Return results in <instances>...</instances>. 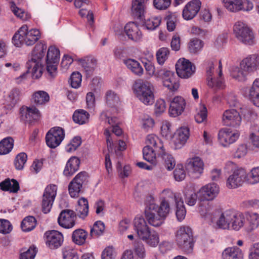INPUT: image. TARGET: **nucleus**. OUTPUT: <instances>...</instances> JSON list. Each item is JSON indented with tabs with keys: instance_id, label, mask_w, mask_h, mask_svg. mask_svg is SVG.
Segmentation results:
<instances>
[{
	"instance_id": "obj_40",
	"label": "nucleus",
	"mask_w": 259,
	"mask_h": 259,
	"mask_svg": "<svg viewBox=\"0 0 259 259\" xmlns=\"http://www.w3.org/2000/svg\"><path fill=\"white\" fill-rule=\"evenodd\" d=\"M1 189L3 191L16 193L20 189L19 183L15 179H7L0 183Z\"/></svg>"
},
{
	"instance_id": "obj_52",
	"label": "nucleus",
	"mask_w": 259,
	"mask_h": 259,
	"mask_svg": "<svg viewBox=\"0 0 259 259\" xmlns=\"http://www.w3.org/2000/svg\"><path fill=\"white\" fill-rule=\"evenodd\" d=\"M185 202L189 206H193L195 204L197 195L193 189H189L185 191Z\"/></svg>"
},
{
	"instance_id": "obj_16",
	"label": "nucleus",
	"mask_w": 259,
	"mask_h": 259,
	"mask_svg": "<svg viewBox=\"0 0 259 259\" xmlns=\"http://www.w3.org/2000/svg\"><path fill=\"white\" fill-rule=\"evenodd\" d=\"M176 68L178 76L183 78L191 77L195 71V66L188 60L184 58L178 60Z\"/></svg>"
},
{
	"instance_id": "obj_14",
	"label": "nucleus",
	"mask_w": 259,
	"mask_h": 259,
	"mask_svg": "<svg viewBox=\"0 0 259 259\" xmlns=\"http://www.w3.org/2000/svg\"><path fill=\"white\" fill-rule=\"evenodd\" d=\"M247 178V174L246 170L242 168H238L228 177L226 186L229 189L236 188L242 186Z\"/></svg>"
},
{
	"instance_id": "obj_20",
	"label": "nucleus",
	"mask_w": 259,
	"mask_h": 259,
	"mask_svg": "<svg viewBox=\"0 0 259 259\" xmlns=\"http://www.w3.org/2000/svg\"><path fill=\"white\" fill-rule=\"evenodd\" d=\"M76 214L71 209L62 210L58 218L59 225L65 229L72 228L75 224Z\"/></svg>"
},
{
	"instance_id": "obj_38",
	"label": "nucleus",
	"mask_w": 259,
	"mask_h": 259,
	"mask_svg": "<svg viewBox=\"0 0 259 259\" xmlns=\"http://www.w3.org/2000/svg\"><path fill=\"white\" fill-rule=\"evenodd\" d=\"M124 63L133 73L138 76H141L143 74V69L140 63L136 60L128 59L124 60Z\"/></svg>"
},
{
	"instance_id": "obj_51",
	"label": "nucleus",
	"mask_w": 259,
	"mask_h": 259,
	"mask_svg": "<svg viewBox=\"0 0 259 259\" xmlns=\"http://www.w3.org/2000/svg\"><path fill=\"white\" fill-rule=\"evenodd\" d=\"M106 102L109 106L115 107L119 104V97L113 91H108L106 94Z\"/></svg>"
},
{
	"instance_id": "obj_23",
	"label": "nucleus",
	"mask_w": 259,
	"mask_h": 259,
	"mask_svg": "<svg viewBox=\"0 0 259 259\" xmlns=\"http://www.w3.org/2000/svg\"><path fill=\"white\" fill-rule=\"evenodd\" d=\"M46 243L51 249H56L63 243V236L59 232L55 230L47 232L45 233Z\"/></svg>"
},
{
	"instance_id": "obj_59",
	"label": "nucleus",
	"mask_w": 259,
	"mask_h": 259,
	"mask_svg": "<svg viewBox=\"0 0 259 259\" xmlns=\"http://www.w3.org/2000/svg\"><path fill=\"white\" fill-rule=\"evenodd\" d=\"M161 23V18L158 17H151L145 22V26L148 30H153L157 27Z\"/></svg>"
},
{
	"instance_id": "obj_6",
	"label": "nucleus",
	"mask_w": 259,
	"mask_h": 259,
	"mask_svg": "<svg viewBox=\"0 0 259 259\" xmlns=\"http://www.w3.org/2000/svg\"><path fill=\"white\" fill-rule=\"evenodd\" d=\"M176 241L181 249L187 253H191L194 245L191 229L188 226L180 227L176 233Z\"/></svg>"
},
{
	"instance_id": "obj_64",
	"label": "nucleus",
	"mask_w": 259,
	"mask_h": 259,
	"mask_svg": "<svg viewBox=\"0 0 259 259\" xmlns=\"http://www.w3.org/2000/svg\"><path fill=\"white\" fill-rule=\"evenodd\" d=\"M247 58L253 71L259 69V53L249 55Z\"/></svg>"
},
{
	"instance_id": "obj_15",
	"label": "nucleus",
	"mask_w": 259,
	"mask_h": 259,
	"mask_svg": "<svg viewBox=\"0 0 259 259\" xmlns=\"http://www.w3.org/2000/svg\"><path fill=\"white\" fill-rule=\"evenodd\" d=\"M64 136V131L62 128L60 127L52 128L46 136L47 145L51 148H55L60 144Z\"/></svg>"
},
{
	"instance_id": "obj_48",
	"label": "nucleus",
	"mask_w": 259,
	"mask_h": 259,
	"mask_svg": "<svg viewBox=\"0 0 259 259\" xmlns=\"http://www.w3.org/2000/svg\"><path fill=\"white\" fill-rule=\"evenodd\" d=\"M36 221L34 217L28 216L23 219L21 223V228L24 232L32 230L36 226Z\"/></svg>"
},
{
	"instance_id": "obj_2",
	"label": "nucleus",
	"mask_w": 259,
	"mask_h": 259,
	"mask_svg": "<svg viewBox=\"0 0 259 259\" xmlns=\"http://www.w3.org/2000/svg\"><path fill=\"white\" fill-rule=\"evenodd\" d=\"M47 48V45L44 42L37 44L32 51L31 59L27 63L28 70L16 78L17 83H20L26 79L28 72H31L34 78H38L41 76L42 73L41 60L45 55Z\"/></svg>"
},
{
	"instance_id": "obj_21",
	"label": "nucleus",
	"mask_w": 259,
	"mask_h": 259,
	"mask_svg": "<svg viewBox=\"0 0 259 259\" xmlns=\"http://www.w3.org/2000/svg\"><path fill=\"white\" fill-rule=\"evenodd\" d=\"M219 187L215 183L208 184L202 187L199 191V197L202 200H211L219 194Z\"/></svg>"
},
{
	"instance_id": "obj_49",
	"label": "nucleus",
	"mask_w": 259,
	"mask_h": 259,
	"mask_svg": "<svg viewBox=\"0 0 259 259\" xmlns=\"http://www.w3.org/2000/svg\"><path fill=\"white\" fill-rule=\"evenodd\" d=\"M155 151V149H153L152 147L148 146H145L143 149L144 159L154 165L156 164V158Z\"/></svg>"
},
{
	"instance_id": "obj_35",
	"label": "nucleus",
	"mask_w": 259,
	"mask_h": 259,
	"mask_svg": "<svg viewBox=\"0 0 259 259\" xmlns=\"http://www.w3.org/2000/svg\"><path fill=\"white\" fill-rule=\"evenodd\" d=\"M162 160L163 166L168 170H172L176 165V161L173 156L168 153L165 152L163 149L158 153Z\"/></svg>"
},
{
	"instance_id": "obj_57",
	"label": "nucleus",
	"mask_w": 259,
	"mask_h": 259,
	"mask_svg": "<svg viewBox=\"0 0 259 259\" xmlns=\"http://www.w3.org/2000/svg\"><path fill=\"white\" fill-rule=\"evenodd\" d=\"M27 159V156L25 153L18 154L15 158L14 164L17 169L21 170L24 167Z\"/></svg>"
},
{
	"instance_id": "obj_10",
	"label": "nucleus",
	"mask_w": 259,
	"mask_h": 259,
	"mask_svg": "<svg viewBox=\"0 0 259 259\" xmlns=\"http://www.w3.org/2000/svg\"><path fill=\"white\" fill-rule=\"evenodd\" d=\"M60 58V51L56 47L50 46L47 52L46 57L47 70L52 77L57 74V66Z\"/></svg>"
},
{
	"instance_id": "obj_41",
	"label": "nucleus",
	"mask_w": 259,
	"mask_h": 259,
	"mask_svg": "<svg viewBox=\"0 0 259 259\" xmlns=\"http://www.w3.org/2000/svg\"><path fill=\"white\" fill-rule=\"evenodd\" d=\"M146 143L149 147L153 146L155 151L158 153L163 149V145L161 141L155 135H149L146 138Z\"/></svg>"
},
{
	"instance_id": "obj_54",
	"label": "nucleus",
	"mask_w": 259,
	"mask_h": 259,
	"mask_svg": "<svg viewBox=\"0 0 259 259\" xmlns=\"http://www.w3.org/2000/svg\"><path fill=\"white\" fill-rule=\"evenodd\" d=\"M249 140L252 145L255 148H259V126H254L251 129Z\"/></svg>"
},
{
	"instance_id": "obj_33",
	"label": "nucleus",
	"mask_w": 259,
	"mask_h": 259,
	"mask_svg": "<svg viewBox=\"0 0 259 259\" xmlns=\"http://www.w3.org/2000/svg\"><path fill=\"white\" fill-rule=\"evenodd\" d=\"M140 239L143 240L145 243L151 247H156L159 243V235L155 232L149 230L146 234L141 237Z\"/></svg>"
},
{
	"instance_id": "obj_12",
	"label": "nucleus",
	"mask_w": 259,
	"mask_h": 259,
	"mask_svg": "<svg viewBox=\"0 0 259 259\" xmlns=\"http://www.w3.org/2000/svg\"><path fill=\"white\" fill-rule=\"evenodd\" d=\"M88 177L87 172L81 171L70 182L68 185V191L71 197L78 196L82 186L87 182Z\"/></svg>"
},
{
	"instance_id": "obj_61",
	"label": "nucleus",
	"mask_w": 259,
	"mask_h": 259,
	"mask_svg": "<svg viewBox=\"0 0 259 259\" xmlns=\"http://www.w3.org/2000/svg\"><path fill=\"white\" fill-rule=\"evenodd\" d=\"M202 41L198 39L192 40L189 44V50L190 52L196 53L199 51L202 48Z\"/></svg>"
},
{
	"instance_id": "obj_31",
	"label": "nucleus",
	"mask_w": 259,
	"mask_h": 259,
	"mask_svg": "<svg viewBox=\"0 0 259 259\" xmlns=\"http://www.w3.org/2000/svg\"><path fill=\"white\" fill-rule=\"evenodd\" d=\"M246 94L254 105L259 107V78L254 80L252 86L246 90Z\"/></svg>"
},
{
	"instance_id": "obj_44",
	"label": "nucleus",
	"mask_w": 259,
	"mask_h": 259,
	"mask_svg": "<svg viewBox=\"0 0 259 259\" xmlns=\"http://www.w3.org/2000/svg\"><path fill=\"white\" fill-rule=\"evenodd\" d=\"M89 116L90 114L87 111L80 109L74 112L72 118L76 123L83 124L88 122Z\"/></svg>"
},
{
	"instance_id": "obj_27",
	"label": "nucleus",
	"mask_w": 259,
	"mask_h": 259,
	"mask_svg": "<svg viewBox=\"0 0 259 259\" xmlns=\"http://www.w3.org/2000/svg\"><path fill=\"white\" fill-rule=\"evenodd\" d=\"M124 31L128 37L135 41H140L142 37V34L138 25L131 22L124 26Z\"/></svg>"
},
{
	"instance_id": "obj_58",
	"label": "nucleus",
	"mask_w": 259,
	"mask_h": 259,
	"mask_svg": "<svg viewBox=\"0 0 259 259\" xmlns=\"http://www.w3.org/2000/svg\"><path fill=\"white\" fill-rule=\"evenodd\" d=\"M37 251L36 247L32 245L26 251L20 254V259H34Z\"/></svg>"
},
{
	"instance_id": "obj_30",
	"label": "nucleus",
	"mask_w": 259,
	"mask_h": 259,
	"mask_svg": "<svg viewBox=\"0 0 259 259\" xmlns=\"http://www.w3.org/2000/svg\"><path fill=\"white\" fill-rule=\"evenodd\" d=\"M189 137V130L187 127H182L177 131L174 140L176 148H181L186 142Z\"/></svg>"
},
{
	"instance_id": "obj_9",
	"label": "nucleus",
	"mask_w": 259,
	"mask_h": 259,
	"mask_svg": "<svg viewBox=\"0 0 259 259\" xmlns=\"http://www.w3.org/2000/svg\"><path fill=\"white\" fill-rule=\"evenodd\" d=\"M154 74L162 79L163 85L170 91L174 92L179 89V78L174 72L163 68L158 69Z\"/></svg>"
},
{
	"instance_id": "obj_62",
	"label": "nucleus",
	"mask_w": 259,
	"mask_h": 259,
	"mask_svg": "<svg viewBox=\"0 0 259 259\" xmlns=\"http://www.w3.org/2000/svg\"><path fill=\"white\" fill-rule=\"evenodd\" d=\"M207 118V109L204 105L200 106V108L197 113L195 116V121L197 123H202Z\"/></svg>"
},
{
	"instance_id": "obj_13",
	"label": "nucleus",
	"mask_w": 259,
	"mask_h": 259,
	"mask_svg": "<svg viewBox=\"0 0 259 259\" xmlns=\"http://www.w3.org/2000/svg\"><path fill=\"white\" fill-rule=\"evenodd\" d=\"M57 187L55 185H48L45 189L42 197L41 208L45 213L49 212L56 196Z\"/></svg>"
},
{
	"instance_id": "obj_63",
	"label": "nucleus",
	"mask_w": 259,
	"mask_h": 259,
	"mask_svg": "<svg viewBox=\"0 0 259 259\" xmlns=\"http://www.w3.org/2000/svg\"><path fill=\"white\" fill-rule=\"evenodd\" d=\"M105 229L104 223L101 221L96 222L93 228L91 230V234L93 236L94 235L99 236L102 234Z\"/></svg>"
},
{
	"instance_id": "obj_19",
	"label": "nucleus",
	"mask_w": 259,
	"mask_h": 259,
	"mask_svg": "<svg viewBox=\"0 0 259 259\" xmlns=\"http://www.w3.org/2000/svg\"><path fill=\"white\" fill-rule=\"evenodd\" d=\"M20 110L21 119L25 123L31 124L39 120L40 118L39 111L34 106H23Z\"/></svg>"
},
{
	"instance_id": "obj_8",
	"label": "nucleus",
	"mask_w": 259,
	"mask_h": 259,
	"mask_svg": "<svg viewBox=\"0 0 259 259\" xmlns=\"http://www.w3.org/2000/svg\"><path fill=\"white\" fill-rule=\"evenodd\" d=\"M164 200H166L168 205L174 202L176 206V215L179 221L183 220L186 216V210L183 201L180 194L175 193L169 189L164 190L162 192Z\"/></svg>"
},
{
	"instance_id": "obj_26",
	"label": "nucleus",
	"mask_w": 259,
	"mask_h": 259,
	"mask_svg": "<svg viewBox=\"0 0 259 259\" xmlns=\"http://www.w3.org/2000/svg\"><path fill=\"white\" fill-rule=\"evenodd\" d=\"M186 107L185 99L181 96L175 97L171 101L169 109L170 116L177 117L184 111Z\"/></svg>"
},
{
	"instance_id": "obj_18",
	"label": "nucleus",
	"mask_w": 259,
	"mask_h": 259,
	"mask_svg": "<svg viewBox=\"0 0 259 259\" xmlns=\"http://www.w3.org/2000/svg\"><path fill=\"white\" fill-rule=\"evenodd\" d=\"M240 113L235 109H228L224 111L222 116V122L226 126L237 128L241 123Z\"/></svg>"
},
{
	"instance_id": "obj_36",
	"label": "nucleus",
	"mask_w": 259,
	"mask_h": 259,
	"mask_svg": "<svg viewBox=\"0 0 259 259\" xmlns=\"http://www.w3.org/2000/svg\"><path fill=\"white\" fill-rule=\"evenodd\" d=\"M81 63L87 75H91L97 67V61L93 57H87L81 60Z\"/></svg>"
},
{
	"instance_id": "obj_47",
	"label": "nucleus",
	"mask_w": 259,
	"mask_h": 259,
	"mask_svg": "<svg viewBox=\"0 0 259 259\" xmlns=\"http://www.w3.org/2000/svg\"><path fill=\"white\" fill-rule=\"evenodd\" d=\"M133 249L135 255L139 259H145L146 250L144 244L139 240L135 241L133 244Z\"/></svg>"
},
{
	"instance_id": "obj_1",
	"label": "nucleus",
	"mask_w": 259,
	"mask_h": 259,
	"mask_svg": "<svg viewBox=\"0 0 259 259\" xmlns=\"http://www.w3.org/2000/svg\"><path fill=\"white\" fill-rule=\"evenodd\" d=\"M169 206L166 200H162L160 205L155 202L153 197L149 196L146 200L145 218L148 223L154 227L160 226L169 212Z\"/></svg>"
},
{
	"instance_id": "obj_24",
	"label": "nucleus",
	"mask_w": 259,
	"mask_h": 259,
	"mask_svg": "<svg viewBox=\"0 0 259 259\" xmlns=\"http://www.w3.org/2000/svg\"><path fill=\"white\" fill-rule=\"evenodd\" d=\"M201 3L199 0H192L184 8L182 16L184 19L189 20L194 18L201 8Z\"/></svg>"
},
{
	"instance_id": "obj_60",
	"label": "nucleus",
	"mask_w": 259,
	"mask_h": 259,
	"mask_svg": "<svg viewBox=\"0 0 259 259\" xmlns=\"http://www.w3.org/2000/svg\"><path fill=\"white\" fill-rule=\"evenodd\" d=\"M82 76L78 72H73L70 78V85L73 88L77 89L80 85Z\"/></svg>"
},
{
	"instance_id": "obj_43",
	"label": "nucleus",
	"mask_w": 259,
	"mask_h": 259,
	"mask_svg": "<svg viewBox=\"0 0 259 259\" xmlns=\"http://www.w3.org/2000/svg\"><path fill=\"white\" fill-rule=\"evenodd\" d=\"M87 236V232L83 229H78L73 232L72 239L76 244L81 245L85 243Z\"/></svg>"
},
{
	"instance_id": "obj_45",
	"label": "nucleus",
	"mask_w": 259,
	"mask_h": 259,
	"mask_svg": "<svg viewBox=\"0 0 259 259\" xmlns=\"http://www.w3.org/2000/svg\"><path fill=\"white\" fill-rule=\"evenodd\" d=\"M14 140L11 137L4 138L0 142V155H5L11 151Z\"/></svg>"
},
{
	"instance_id": "obj_4",
	"label": "nucleus",
	"mask_w": 259,
	"mask_h": 259,
	"mask_svg": "<svg viewBox=\"0 0 259 259\" xmlns=\"http://www.w3.org/2000/svg\"><path fill=\"white\" fill-rule=\"evenodd\" d=\"M133 91L136 97L144 105H151L154 103V87L150 82L137 80L134 84Z\"/></svg>"
},
{
	"instance_id": "obj_32",
	"label": "nucleus",
	"mask_w": 259,
	"mask_h": 259,
	"mask_svg": "<svg viewBox=\"0 0 259 259\" xmlns=\"http://www.w3.org/2000/svg\"><path fill=\"white\" fill-rule=\"evenodd\" d=\"M80 164L79 159L76 157H71L67 161L64 170V175L66 177H70L78 169Z\"/></svg>"
},
{
	"instance_id": "obj_37",
	"label": "nucleus",
	"mask_w": 259,
	"mask_h": 259,
	"mask_svg": "<svg viewBox=\"0 0 259 259\" xmlns=\"http://www.w3.org/2000/svg\"><path fill=\"white\" fill-rule=\"evenodd\" d=\"M147 2L143 0H133L132 6V12L135 17L141 18L145 11V4Z\"/></svg>"
},
{
	"instance_id": "obj_5",
	"label": "nucleus",
	"mask_w": 259,
	"mask_h": 259,
	"mask_svg": "<svg viewBox=\"0 0 259 259\" xmlns=\"http://www.w3.org/2000/svg\"><path fill=\"white\" fill-rule=\"evenodd\" d=\"M40 33L37 29L28 30L27 25H23L13 37L12 41L17 47H20L22 44L27 46L34 45L40 38Z\"/></svg>"
},
{
	"instance_id": "obj_25",
	"label": "nucleus",
	"mask_w": 259,
	"mask_h": 259,
	"mask_svg": "<svg viewBox=\"0 0 259 259\" xmlns=\"http://www.w3.org/2000/svg\"><path fill=\"white\" fill-rule=\"evenodd\" d=\"M217 61L215 62H210L208 63V67L206 69L207 85L214 90L222 89L225 87L224 81L221 78L215 80L212 77L214 66H217Z\"/></svg>"
},
{
	"instance_id": "obj_56",
	"label": "nucleus",
	"mask_w": 259,
	"mask_h": 259,
	"mask_svg": "<svg viewBox=\"0 0 259 259\" xmlns=\"http://www.w3.org/2000/svg\"><path fill=\"white\" fill-rule=\"evenodd\" d=\"M169 50L167 48L159 49L156 53L157 62L160 65H162L167 59L169 55Z\"/></svg>"
},
{
	"instance_id": "obj_34",
	"label": "nucleus",
	"mask_w": 259,
	"mask_h": 259,
	"mask_svg": "<svg viewBox=\"0 0 259 259\" xmlns=\"http://www.w3.org/2000/svg\"><path fill=\"white\" fill-rule=\"evenodd\" d=\"M222 259H243L242 250L237 247H228L222 252Z\"/></svg>"
},
{
	"instance_id": "obj_42",
	"label": "nucleus",
	"mask_w": 259,
	"mask_h": 259,
	"mask_svg": "<svg viewBox=\"0 0 259 259\" xmlns=\"http://www.w3.org/2000/svg\"><path fill=\"white\" fill-rule=\"evenodd\" d=\"M75 210L79 218H85L89 213V204L87 199L83 197L79 199Z\"/></svg>"
},
{
	"instance_id": "obj_11",
	"label": "nucleus",
	"mask_w": 259,
	"mask_h": 259,
	"mask_svg": "<svg viewBox=\"0 0 259 259\" xmlns=\"http://www.w3.org/2000/svg\"><path fill=\"white\" fill-rule=\"evenodd\" d=\"M253 72L247 57L243 59L239 66H233L231 68V75L236 80L243 81L249 72Z\"/></svg>"
},
{
	"instance_id": "obj_17",
	"label": "nucleus",
	"mask_w": 259,
	"mask_h": 259,
	"mask_svg": "<svg viewBox=\"0 0 259 259\" xmlns=\"http://www.w3.org/2000/svg\"><path fill=\"white\" fill-rule=\"evenodd\" d=\"M185 167L188 172L194 178H199L203 173L204 162L199 157L189 158L187 160Z\"/></svg>"
},
{
	"instance_id": "obj_28",
	"label": "nucleus",
	"mask_w": 259,
	"mask_h": 259,
	"mask_svg": "<svg viewBox=\"0 0 259 259\" xmlns=\"http://www.w3.org/2000/svg\"><path fill=\"white\" fill-rule=\"evenodd\" d=\"M134 224V229L139 239L151 230L146 220L142 216L136 217Z\"/></svg>"
},
{
	"instance_id": "obj_50",
	"label": "nucleus",
	"mask_w": 259,
	"mask_h": 259,
	"mask_svg": "<svg viewBox=\"0 0 259 259\" xmlns=\"http://www.w3.org/2000/svg\"><path fill=\"white\" fill-rule=\"evenodd\" d=\"M225 7L231 12L240 11L241 0H223Z\"/></svg>"
},
{
	"instance_id": "obj_3",
	"label": "nucleus",
	"mask_w": 259,
	"mask_h": 259,
	"mask_svg": "<svg viewBox=\"0 0 259 259\" xmlns=\"http://www.w3.org/2000/svg\"><path fill=\"white\" fill-rule=\"evenodd\" d=\"M215 214L218 215L219 219L213 225V227L215 229L238 231L245 224V218L240 212L228 210L223 212L221 211H216Z\"/></svg>"
},
{
	"instance_id": "obj_55",
	"label": "nucleus",
	"mask_w": 259,
	"mask_h": 259,
	"mask_svg": "<svg viewBox=\"0 0 259 259\" xmlns=\"http://www.w3.org/2000/svg\"><path fill=\"white\" fill-rule=\"evenodd\" d=\"M167 29L169 31H173L176 27L177 16L175 13H169L165 17Z\"/></svg>"
},
{
	"instance_id": "obj_39",
	"label": "nucleus",
	"mask_w": 259,
	"mask_h": 259,
	"mask_svg": "<svg viewBox=\"0 0 259 259\" xmlns=\"http://www.w3.org/2000/svg\"><path fill=\"white\" fill-rule=\"evenodd\" d=\"M248 226L247 228L248 232H251L259 226V214L255 212H247L245 218Z\"/></svg>"
},
{
	"instance_id": "obj_53",
	"label": "nucleus",
	"mask_w": 259,
	"mask_h": 259,
	"mask_svg": "<svg viewBox=\"0 0 259 259\" xmlns=\"http://www.w3.org/2000/svg\"><path fill=\"white\" fill-rule=\"evenodd\" d=\"M11 9L14 15L23 21H26L30 18V15H28L23 10L17 7L13 2L11 3Z\"/></svg>"
},
{
	"instance_id": "obj_22",
	"label": "nucleus",
	"mask_w": 259,
	"mask_h": 259,
	"mask_svg": "<svg viewBox=\"0 0 259 259\" xmlns=\"http://www.w3.org/2000/svg\"><path fill=\"white\" fill-rule=\"evenodd\" d=\"M239 136L238 132H233L229 128H224L219 131L218 139L222 146L226 147L235 142Z\"/></svg>"
},
{
	"instance_id": "obj_29",
	"label": "nucleus",
	"mask_w": 259,
	"mask_h": 259,
	"mask_svg": "<svg viewBox=\"0 0 259 259\" xmlns=\"http://www.w3.org/2000/svg\"><path fill=\"white\" fill-rule=\"evenodd\" d=\"M219 210H212V206L208 202L202 203L199 206V213L200 215L205 219L211 221L212 225L215 223H213L214 219L216 218L219 219L218 214H215V212Z\"/></svg>"
},
{
	"instance_id": "obj_46",
	"label": "nucleus",
	"mask_w": 259,
	"mask_h": 259,
	"mask_svg": "<svg viewBox=\"0 0 259 259\" xmlns=\"http://www.w3.org/2000/svg\"><path fill=\"white\" fill-rule=\"evenodd\" d=\"M49 96L46 92L39 91L34 93L32 100L36 105H42L49 101Z\"/></svg>"
},
{
	"instance_id": "obj_7",
	"label": "nucleus",
	"mask_w": 259,
	"mask_h": 259,
	"mask_svg": "<svg viewBox=\"0 0 259 259\" xmlns=\"http://www.w3.org/2000/svg\"><path fill=\"white\" fill-rule=\"evenodd\" d=\"M233 32L237 39L249 46L255 44L254 35L251 29L243 22L238 21L233 26Z\"/></svg>"
}]
</instances>
